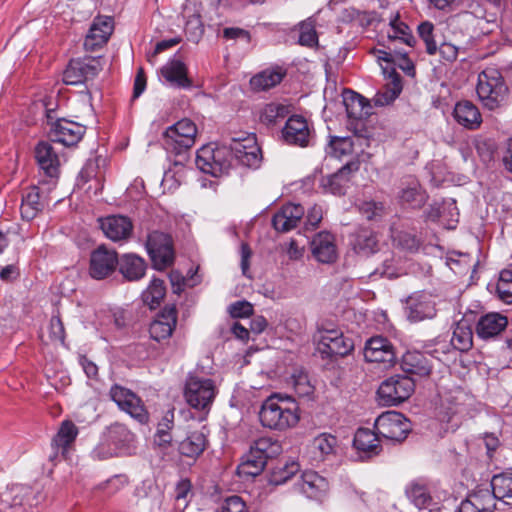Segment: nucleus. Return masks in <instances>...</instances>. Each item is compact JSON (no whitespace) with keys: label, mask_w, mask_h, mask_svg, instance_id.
<instances>
[{"label":"nucleus","mask_w":512,"mask_h":512,"mask_svg":"<svg viewBox=\"0 0 512 512\" xmlns=\"http://www.w3.org/2000/svg\"><path fill=\"white\" fill-rule=\"evenodd\" d=\"M379 437L376 430L359 428L354 436L353 444L357 450L363 451L369 456L377 455L381 450Z\"/></svg>","instance_id":"72a5a7b5"},{"label":"nucleus","mask_w":512,"mask_h":512,"mask_svg":"<svg viewBox=\"0 0 512 512\" xmlns=\"http://www.w3.org/2000/svg\"><path fill=\"white\" fill-rule=\"evenodd\" d=\"M298 487L308 498L316 499L328 490V482L314 471H305L301 475Z\"/></svg>","instance_id":"bb28decb"},{"label":"nucleus","mask_w":512,"mask_h":512,"mask_svg":"<svg viewBox=\"0 0 512 512\" xmlns=\"http://www.w3.org/2000/svg\"><path fill=\"white\" fill-rule=\"evenodd\" d=\"M103 69L100 58L86 57L71 60L63 73V82L67 85H78L93 79Z\"/></svg>","instance_id":"1a4fd4ad"},{"label":"nucleus","mask_w":512,"mask_h":512,"mask_svg":"<svg viewBox=\"0 0 512 512\" xmlns=\"http://www.w3.org/2000/svg\"><path fill=\"white\" fill-rule=\"evenodd\" d=\"M304 215V208L298 204L284 205L273 219V227L279 232H288L295 228Z\"/></svg>","instance_id":"b1692460"},{"label":"nucleus","mask_w":512,"mask_h":512,"mask_svg":"<svg viewBox=\"0 0 512 512\" xmlns=\"http://www.w3.org/2000/svg\"><path fill=\"white\" fill-rule=\"evenodd\" d=\"M453 116L458 124L475 130L480 127L482 117L478 108L470 101H460L455 105Z\"/></svg>","instance_id":"393cba45"},{"label":"nucleus","mask_w":512,"mask_h":512,"mask_svg":"<svg viewBox=\"0 0 512 512\" xmlns=\"http://www.w3.org/2000/svg\"><path fill=\"white\" fill-rule=\"evenodd\" d=\"M197 127L190 119H182L168 127L163 134V145L167 150L181 153L195 144Z\"/></svg>","instance_id":"20e7f679"},{"label":"nucleus","mask_w":512,"mask_h":512,"mask_svg":"<svg viewBox=\"0 0 512 512\" xmlns=\"http://www.w3.org/2000/svg\"><path fill=\"white\" fill-rule=\"evenodd\" d=\"M288 113L287 107L277 103L267 104L262 113L261 121L266 124H274L279 118H284Z\"/></svg>","instance_id":"4d7b16f0"},{"label":"nucleus","mask_w":512,"mask_h":512,"mask_svg":"<svg viewBox=\"0 0 512 512\" xmlns=\"http://www.w3.org/2000/svg\"><path fill=\"white\" fill-rule=\"evenodd\" d=\"M354 349V343L350 338L344 337L343 333L330 345V348L324 354L326 357L348 355Z\"/></svg>","instance_id":"864d4df0"},{"label":"nucleus","mask_w":512,"mask_h":512,"mask_svg":"<svg viewBox=\"0 0 512 512\" xmlns=\"http://www.w3.org/2000/svg\"><path fill=\"white\" fill-rule=\"evenodd\" d=\"M299 465L295 462L287 463L284 467L277 468L272 474L271 482L280 485L288 481L297 471Z\"/></svg>","instance_id":"680f3d73"},{"label":"nucleus","mask_w":512,"mask_h":512,"mask_svg":"<svg viewBox=\"0 0 512 512\" xmlns=\"http://www.w3.org/2000/svg\"><path fill=\"white\" fill-rule=\"evenodd\" d=\"M266 463L262 456H257L249 451L245 460L238 466V474L240 476H257L263 471Z\"/></svg>","instance_id":"09e8293b"},{"label":"nucleus","mask_w":512,"mask_h":512,"mask_svg":"<svg viewBox=\"0 0 512 512\" xmlns=\"http://www.w3.org/2000/svg\"><path fill=\"white\" fill-rule=\"evenodd\" d=\"M286 253L290 260H299L303 257L304 247L299 246L296 240H290L286 248Z\"/></svg>","instance_id":"774afa93"},{"label":"nucleus","mask_w":512,"mask_h":512,"mask_svg":"<svg viewBox=\"0 0 512 512\" xmlns=\"http://www.w3.org/2000/svg\"><path fill=\"white\" fill-rule=\"evenodd\" d=\"M44 205L45 203L40 196V188H30L22 198L20 206L22 219L27 221L34 219L43 210Z\"/></svg>","instance_id":"f704fd0d"},{"label":"nucleus","mask_w":512,"mask_h":512,"mask_svg":"<svg viewBox=\"0 0 512 512\" xmlns=\"http://www.w3.org/2000/svg\"><path fill=\"white\" fill-rule=\"evenodd\" d=\"M364 358L367 362L383 364L390 367L395 363L396 354L391 342L381 336L372 337L366 342Z\"/></svg>","instance_id":"4468645a"},{"label":"nucleus","mask_w":512,"mask_h":512,"mask_svg":"<svg viewBox=\"0 0 512 512\" xmlns=\"http://www.w3.org/2000/svg\"><path fill=\"white\" fill-rule=\"evenodd\" d=\"M221 512H248V508L240 496L233 495L223 501Z\"/></svg>","instance_id":"e2e57ef3"},{"label":"nucleus","mask_w":512,"mask_h":512,"mask_svg":"<svg viewBox=\"0 0 512 512\" xmlns=\"http://www.w3.org/2000/svg\"><path fill=\"white\" fill-rule=\"evenodd\" d=\"M343 104L349 118L360 120L371 114L369 102L363 96L351 90L344 92Z\"/></svg>","instance_id":"c85d7f7f"},{"label":"nucleus","mask_w":512,"mask_h":512,"mask_svg":"<svg viewBox=\"0 0 512 512\" xmlns=\"http://www.w3.org/2000/svg\"><path fill=\"white\" fill-rule=\"evenodd\" d=\"M451 345L458 351H468L473 345V333L467 321H459L452 333Z\"/></svg>","instance_id":"37998d69"},{"label":"nucleus","mask_w":512,"mask_h":512,"mask_svg":"<svg viewBox=\"0 0 512 512\" xmlns=\"http://www.w3.org/2000/svg\"><path fill=\"white\" fill-rule=\"evenodd\" d=\"M166 293L164 281L154 278L148 288L142 293V299L151 309L160 305Z\"/></svg>","instance_id":"de8ad7c7"},{"label":"nucleus","mask_w":512,"mask_h":512,"mask_svg":"<svg viewBox=\"0 0 512 512\" xmlns=\"http://www.w3.org/2000/svg\"><path fill=\"white\" fill-rule=\"evenodd\" d=\"M230 150L235 159L243 166L249 168H258L260 166L262 160L261 150L254 136H248L242 140L233 139Z\"/></svg>","instance_id":"2eb2a0df"},{"label":"nucleus","mask_w":512,"mask_h":512,"mask_svg":"<svg viewBox=\"0 0 512 512\" xmlns=\"http://www.w3.org/2000/svg\"><path fill=\"white\" fill-rule=\"evenodd\" d=\"M48 121H52L50 113L47 115ZM50 123L49 137L52 141L61 143L65 146L77 144L85 133V126L67 119H57Z\"/></svg>","instance_id":"9b49d317"},{"label":"nucleus","mask_w":512,"mask_h":512,"mask_svg":"<svg viewBox=\"0 0 512 512\" xmlns=\"http://www.w3.org/2000/svg\"><path fill=\"white\" fill-rule=\"evenodd\" d=\"M374 429L382 438L401 442L411 431V424L403 414L387 411L376 418Z\"/></svg>","instance_id":"423d86ee"},{"label":"nucleus","mask_w":512,"mask_h":512,"mask_svg":"<svg viewBox=\"0 0 512 512\" xmlns=\"http://www.w3.org/2000/svg\"><path fill=\"white\" fill-rule=\"evenodd\" d=\"M132 433L120 423H114L108 427L105 433V443H101L94 450L99 459H106L116 453V449L132 440Z\"/></svg>","instance_id":"ddd939ff"},{"label":"nucleus","mask_w":512,"mask_h":512,"mask_svg":"<svg viewBox=\"0 0 512 512\" xmlns=\"http://www.w3.org/2000/svg\"><path fill=\"white\" fill-rule=\"evenodd\" d=\"M496 500L493 491L490 492L487 489L479 490L466 499L475 512H492L496 509Z\"/></svg>","instance_id":"c03bdc74"},{"label":"nucleus","mask_w":512,"mask_h":512,"mask_svg":"<svg viewBox=\"0 0 512 512\" xmlns=\"http://www.w3.org/2000/svg\"><path fill=\"white\" fill-rule=\"evenodd\" d=\"M359 170V161H350L336 173L322 179V187L326 192L342 195L351 180V174Z\"/></svg>","instance_id":"aec40b11"},{"label":"nucleus","mask_w":512,"mask_h":512,"mask_svg":"<svg viewBox=\"0 0 512 512\" xmlns=\"http://www.w3.org/2000/svg\"><path fill=\"white\" fill-rule=\"evenodd\" d=\"M415 390V383L408 376H391L381 383L377 394L383 405L392 406L407 400Z\"/></svg>","instance_id":"39448f33"},{"label":"nucleus","mask_w":512,"mask_h":512,"mask_svg":"<svg viewBox=\"0 0 512 512\" xmlns=\"http://www.w3.org/2000/svg\"><path fill=\"white\" fill-rule=\"evenodd\" d=\"M35 158L40 169L55 183L60 172V159L54 147L49 142H39L35 147Z\"/></svg>","instance_id":"6ab92c4d"},{"label":"nucleus","mask_w":512,"mask_h":512,"mask_svg":"<svg viewBox=\"0 0 512 512\" xmlns=\"http://www.w3.org/2000/svg\"><path fill=\"white\" fill-rule=\"evenodd\" d=\"M119 258L115 250L99 246L90 255L89 274L92 278L102 280L118 267Z\"/></svg>","instance_id":"f8f14e48"},{"label":"nucleus","mask_w":512,"mask_h":512,"mask_svg":"<svg viewBox=\"0 0 512 512\" xmlns=\"http://www.w3.org/2000/svg\"><path fill=\"white\" fill-rule=\"evenodd\" d=\"M323 217L322 207L319 205L312 206L306 216L307 225L311 226L313 229L318 226Z\"/></svg>","instance_id":"338daca9"},{"label":"nucleus","mask_w":512,"mask_h":512,"mask_svg":"<svg viewBox=\"0 0 512 512\" xmlns=\"http://www.w3.org/2000/svg\"><path fill=\"white\" fill-rule=\"evenodd\" d=\"M312 447L317 461H324L336 454L338 439L330 433H321L313 439Z\"/></svg>","instance_id":"4c0bfd02"},{"label":"nucleus","mask_w":512,"mask_h":512,"mask_svg":"<svg viewBox=\"0 0 512 512\" xmlns=\"http://www.w3.org/2000/svg\"><path fill=\"white\" fill-rule=\"evenodd\" d=\"M491 487L497 500L512 509V473L493 476Z\"/></svg>","instance_id":"e433bc0d"},{"label":"nucleus","mask_w":512,"mask_h":512,"mask_svg":"<svg viewBox=\"0 0 512 512\" xmlns=\"http://www.w3.org/2000/svg\"><path fill=\"white\" fill-rule=\"evenodd\" d=\"M48 340L51 343L64 344L65 342V328L64 324L59 316L53 315L47 326Z\"/></svg>","instance_id":"6e6d98bb"},{"label":"nucleus","mask_w":512,"mask_h":512,"mask_svg":"<svg viewBox=\"0 0 512 512\" xmlns=\"http://www.w3.org/2000/svg\"><path fill=\"white\" fill-rule=\"evenodd\" d=\"M146 249L156 269L162 270L172 264L174 252L169 235L159 231L151 232L148 235Z\"/></svg>","instance_id":"6e6552de"},{"label":"nucleus","mask_w":512,"mask_h":512,"mask_svg":"<svg viewBox=\"0 0 512 512\" xmlns=\"http://www.w3.org/2000/svg\"><path fill=\"white\" fill-rule=\"evenodd\" d=\"M229 313L233 318L249 317L253 313V306L247 301H237L229 306Z\"/></svg>","instance_id":"0e129e2a"},{"label":"nucleus","mask_w":512,"mask_h":512,"mask_svg":"<svg viewBox=\"0 0 512 512\" xmlns=\"http://www.w3.org/2000/svg\"><path fill=\"white\" fill-rule=\"evenodd\" d=\"M390 82L387 83L382 90L378 91L373 97L375 106H387L391 104L401 93L402 84L399 75H390Z\"/></svg>","instance_id":"79ce46f5"},{"label":"nucleus","mask_w":512,"mask_h":512,"mask_svg":"<svg viewBox=\"0 0 512 512\" xmlns=\"http://www.w3.org/2000/svg\"><path fill=\"white\" fill-rule=\"evenodd\" d=\"M387 38L390 44L394 43L395 41H401L404 44L412 47L415 43V38L412 35L409 26L400 21L398 15L390 19Z\"/></svg>","instance_id":"a19ab883"},{"label":"nucleus","mask_w":512,"mask_h":512,"mask_svg":"<svg viewBox=\"0 0 512 512\" xmlns=\"http://www.w3.org/2000/svg\"><path fill=\"white\" fill-rule=\"evenodd\" d=\"M498 297L505 303L512 302V271L503 270L496 285Z\"/></svg>","instance_id":"3c124183"},{"label":"nucleus","mask_w":512,"mask_h":512,"mask_svg":"<svg viewBox=\"0 0 512 512\" xmlns=\"http://www.w3.org/2000/svg\"><path fill=\"white\" fill-rule=\"evenodd\" d=\"M284 75L285 72L281 68L266 69L251 78V88L254 91L268 90L279 84Z\"/></svg>","instance_id":"58836bf2"},{"label":"nucleus","mask_w":512,"mask_h":512,"mask_svg":"<svg viewBox=\"0 0 512 512\" xmlns=\"http://www.w3.org/2000/svg\"><path fill=\"white\" fill-rule=\"evenodd\" d=\"M290 384L300 397H308L314 392V387L310 383L308 375L303 371L294 373L291 376Z\"/></svg>","instance_id":"603ef678"},{"label":"nucleus","mask_w":512,"mask_h":512,"mask_svg":"<svg viewBox=\"0 0 512 512\" xmlns=\"http://www.w3.org/2000/svg\"><path fill=\"white\" fill-rule=\"evenodd\" d=\"M161 75L171 85L188 88L191 86V81L187 77V69L183 62L180 60H171L161 68Z\"/></svg>","instance_id":"7c9ffc66"},{"label":"nucleus","mask_w":512,"mask_h":512,"mask_svg":"<svg viewBox=\"0 0 512 512\" xmlns=\"http://www.w3.org/2000/svg\"><path fill=\"white\" fill-rule=\"evenodd\" d=\"M364 139L356 137H337L331 136L327 153L336 158H342L347 155L353 154L356 143L363 141Z\"/></svg>","instance_id":"ea45409f"},{"label":"nucleus","mask_w":512,"mask_h":512,"mask_svg":"<svg viewBox=\"0 0 512 512\" xmlns=\"http://www.w3.org/2000/svg\"><path fill=\"white\" fill-rule=\"evenodd\" d=\"M441 58L446 62H454L458 57V47L449 42H442L438 46V51Z\"/></svg>","instance_id":"69168bd1"},{"label":"nucleus","mask_w":512,"mask_h":512,"mask_svg":"<svg viewBox=\"0 0 512 512\" xmlns=\"http://www.w3.org/2000/svg\"><path fill=\"white\" fill-rule=\"evenodd\" d=\"M259 420L262 426L272 430L292 428L300 420L298 403L291 396L272 394L262 403Z\"/></svg>","instance_id":"f257e3e1"},{"label":"nucleus","mask_w":512,"mask_h":512,"mask_svg":"<svg viewBox=\"0 0 512 512\" xmlns=\"http://www.w3.org/2000/svg\"><path fill=\"white\" fill-rule=\"evenodd\" d=\"M78 435V428L70 421L65 420L52 440V446L57 453L60 451L62 456L66 457L69 447L74 443Z\"/></svg>","instance_id":"473e14b6"},{"label":"nucleus","mask_w":512,"mask_h":512,"mask_svg":"<svg viewBox=\"0 0 512 512\" xmlns=\"http://www.w3.org/2000/svg\"><path fill=\"white\" fill-rule=\"evenodd\" d=\"M177 324V310L175 306H165L157 318L150 324L149 333L157 342L171 337Z\"/></svg>","instance_id":"a211bd4d"},{"label":"nucleus","mask_w":512,"mask_h":512,"mask_svg":"<svg viewBox=\"0 0 512 512\" xmlns=\"http://www.w3.org/2000/svg\"><path fill=\"white\" fill-rule=\"evenodd\" d=\"M207 445L206 435L202 431H192L179 444L181 455L196 458L203 453Z\"/></svg>","instance_id":"c9c22d12"},{"label":"nucleus","mask_w":512,"mask_h":512,"mask_svg":"<svg viewBox=\"0 0 512 512\" xmlns=\"http://www.w3.org/2000/svg\"><path fill=\"white\" fill-rule=\"evenodd\" d=\"M507 326V318L498 313H490L482 316L478 321L476 332L483 339H488L500 334Z\"/></svg>","instance_id":"c756f323"},{"label":"nucleus","mask_w":512,"mask_h":512,"mask_svg":"<svg viewBox=\"0 0 512 512\" xmlns=\"http://www.w3.org/2000/svg\"><path fill=\"white\" fill-rule=\"evenodd\" d=\"M434 25L429 21H424L418 25L417 32L425 44L428 55H435L438 51V44L434 38Z\"/></svg>","instance_id":"8fccbe9b"},{"label":"nucleus","mask_w":512,"mask_h":512,"mask_svg":"<svg viewBox=\"0 0 512 512\" xmlns=\"http://www.w3.org/2000/svg\"><path fill=\"white\" fill-rule=\"evenodd\" d=\"M119 272L128 281H137L144 277L146 263L136 254H124L119 258Z\"/></svg>","instance_id":"cd10ccee"},{"label":"nucleus","mask_w":512,"mask_h":512,"mask_svg":"<svg viewBox=\"0 0 512 512\" xmlns=\"http://www.w3.org/2000/svg\"><path fill=\"white\" fill-rule=\"evenodd\" d=\"M282 135L289 144L301 147L307 146L310 138L307 121L299 115L291 116L282 130Z\"/></svg>","instance_id":"5701e85b"},{"label":"nucleus","mask_w":512,"mask_h":512,"mask_svg":"<svg viewBox=\"0 0 512 512\" xmlns=\"http://www.w3.org/2000/svg\"><path fill=\"white\" fill-rule=\"evenodd\" d=\"M405 315L412 323L432 319L436 316L435 303L428 294H413L406 300Z\"/></svg>","instance_id":"dca6fc26"},{"label":"nucleus","mask_w":512,"mask_h":512,"mask_svg":"<svg viewBox=\"0 0 512 512\" xmlns=\"http://www.w3.org/2000/svg\"><path fill=\"white\" fill-rule=\"evenodd\" d=\"M225 148H213L212 146H203L197 151L196 166L202 172L219 177L226 174L230 168V161L225 159Z\"/></svg>","instance_id":"9d476101"},{"label":"nucleus","mask_w":512,"mask_h":512,"mask_svg":"<svg viewBox=\"0 0 512 512\" xmlns=\"http://www.w3.org/2000/svg\"><path fill=\"white\" fill-rule=\"evenodd\" d=\"M317 34L315 24L308 19L300 24L299 43L304 46L312 47L317 44Z\"/></svg>","instance_id":"bf43d9fd"},{"label":"nucleus","mask_w":512,"mask_h":512,"mask_svg":"<svg viewBox=\"0 0 512 512\" xmlns=\"http://www.w3.org/2000/svg\"><path fill=\"white\" fill-rule=\"evenodd\" d=\"M400 199L412 208H420L425 203V195L416 185L403 189Z\"/></svg>","instance_id":"13d9d810"},{"label":"nucleus","mask_w":512,"mask_h":512,"mask_svg":"<svg viewBox=\"0 0 512 512\" xmlns=\"http://www.w3.org/2000/svg\"><path fill=\"white\" fill-rule=\"evenodd\" d=\"M336 329H321L318 331V351L324 355L333 342L341 335Z\"/></svg>","instance_id":"052dcab7"},{"label":"nucleus","mask_w":512,"mask_h":512,"mask_svg":"<svg viewBox=\"0 0 512 512\" xmlns=\"http://www.w3.org/2000/svg\"><path fill=\"white\" fill-rule=\"evenodd\" d=\"M281 445L278 441L269 437H262L255 440L250 447V451L257 456H262L267 462L269 458H273L280 453Z\"/></svg>","instance_id":"49530a36"},{"label":"nucleus","mask_w":512,"mask_h":512,"mask_svg":"<svg viewBox=\"0 0 512 512\" xmlns=\"http://www.w3.org/2000/svg\"><path fill=\"white\" fill-rule=\"evenodd\" d=\"M114 29L113 19L107 16H99L93 20L89 32L84 41L87 51H94L102 47L110 38Z\"/></svg>","instance_id":"f3484780"},{"label":"nucleus","mask_w":512,"mask_h":512,"mask_svg":"<svg viewBox=\"0 0 512 512\" xmlns=\"http://www.w3.org/2000/svg\"><path fill=\"white\" fill-rule=\"evenodd\" d=\"M311 252L320 263H334L338 257L334 236L329 232L316 234L311 241Z\"/></svg>","instance_id":"412c9836"},{"label":"nucleus","mask_w":512,"mask_h":512,"mask_svg":"<svg viewBox=\"0 0 512 512\" xmlns=\"http://www.w3.org/2000/svg\"><path fill=\"white\" fill-rule=\"evenodd\" d=\"M406 495L419 509L433 510V508H430L432 498L425 485L412 482L406 489Z\"/></svg>","instance_id":"a18cd8bd"},{"label":"nucleus","mask_w":512,"mask_h":512,"mask_svg":"<svg viewBox=\"0 0 512 512\" xmlns=\"http://www.w3.org/2000/svg\"><path fill=\"white\" fill-rule=\"evenodd\" d=\"M377 235L369 229L358 230L351 241L353 250L362 256H369L378 251Z\"/></svg>","instance_id":"2f4dec72"},{"label":"nucleus","mask_w":512,"mask_h":512,"mask_svg":"<svg viewBox=\"0 0 512 512\" xmlns=\"http://www.w3.org/2000/svg\"><path fill=\"white\" fill-rule=\"evenodd\" d=\"M109 396L116 403L118 408L141 424L149 421V413L143 401L133 391L115 384L110 388Z\"/></svg>","instance_id":"0eeeda50"},{"label":"nucleus","mask_w":512,"mask_h":512,"mask_svg":"<svg viewBox=\"0 0 512 512\" xmlns=\"http://www.w3.org/2000/svg\"><path fill=\"white\" fill-rule=\"evenodd\" d=\"M100 227L105 236L112 241L126 240L133 232L132 221L122 215H112L101 219Z\"/></svg>","instance_id":"4be33fe9"},{"label":"nucleus","mask_w":512,"mask_h":512,"mask_svg":"<svg viewBox=\"0 0 512 512\" xmlns=\"http://www.w3.org/2000/svg\"><path fill=\"white\" fill-rule=\"evenodd\" d=\"M359 211L368 220H378L385 215L386 207L383 202L370 200L362 202L359 205Z\"/></svg>","instance_id":"5fc2aeb1"},{"label":"nucleus","mask_w":512,"mask_h":512,"mask_svg":"<svg viewBox=\"0 0 512 512\" xmlns=\"http://www.w3.org/2000/svg\"><path fill=\"white\" fill-rule=\"evenodd\" d=\"M216 393V386L211 379L190 375L186 380L184 397L194 409H209Z\"/></svg>","instance_id":"7ed1b4c3"},{"label":"nucleus","mask_w":512,"mask_h":512,"mask_svg":"<svg viewBox=\"0 0 512 512\" xmlns=\"http://www.w3.org/2000/svg\"><path fill=\"white\" fill-rule=\"evenodd\" d=\"M476 91L483 105L494 110L504 100L507 87L497 69L487 68L478 76Z\"/></svg>","instance_id":"f03ea898"},{"label":"nucleus","mask_w":512,"mask_h":512,"mask_svg":"<svg viewBox=\"0 0 512 512\" xmlns=\"http://www.w3.org/2000/svg\"><path fill=\"white\" fill-rule=\"evenodd\" d=\"M401 368L405 373L426 377L432 367L427 357L418 351H408L402 356Z\"/></svg>","instance_id":"a878e982"}]
</instances>
